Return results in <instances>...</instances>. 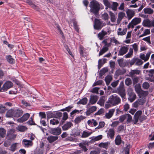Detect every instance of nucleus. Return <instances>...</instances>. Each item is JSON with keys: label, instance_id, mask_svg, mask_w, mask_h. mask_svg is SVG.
<instances>
[{"label": "nucleus", "instance_id": "nucleus-6", "mask_svg": "<svg viewBox=\"0 0 154 154\" xmlns=\"http://www.w3.org/2000/svg\"><path fill=\"white\" fill-rule=\"evenodd\" d=\"M142 24L143 26L146 27H154V20L150 21L149 19H146L143 20Z\"/></svg>", "mask_w": 154, "mask_h": 154}, {"label": "nucleus", "instance_id": "nucleus-59", "mask_svg": "<svg viewBox=\"0 0 154 154\" xmlns=\"http://www.w3.org/2000/svg\"><path fill=\"white\" fill-rule=\"evenodd\" d=\"M105 123L103 122H100L99 125L96 128V129H100L103 127L105 125Z\"/></svg>", "mask_w": 154, "mask_h": 154}, {"label": "nucleus", "instance_id": "nucleus-60", "mask_svg": "<svg viewBox=\"0 0 154 154\" xmlns=\"http://www.w3.org/2000/svg\"><path fill=\"white\" fill-rule=\"evenodd\" d=\"M125 82L126 85H129L131 84L132 83L131 80L130 78H128L125 79Z\"/></svg>", "mask_w": 154, "mask_h": 154}, {"label": "nucleus", "instance_id": "nucleus-49", "mask_svg": "<svg viewBox=\"0 0 154 154\" xmlns=\"http://www.w3.org/2000/svg\"><path fill=\"white\" fill-rule=\"evenodd\" d=\"M27 129V128L26 127L22 125L18 126L17 128V129L21 132H24Z\"/></svg>", "mask_w": 154, "mask_h": 154}, {"label": "nucleus", "instance_id": "nucleus-47", "mask_svg": "<svg viewBox=\"0 0 154 154\" xmlns=\"http://www.w3.org/2000/svg\"><path fill=\"white\" fill-rule=\"evenodd\" d=\"M109 144L110 143L109 142L101 143L99 144V146L100 147L106 148L108 146V145H109Z\"/></svg>", "mask_w": 154, "mask_h": 154}, {"label": "nucleus", "instance_id": "nucleus-61", "mask_svg": "<svg viewBox=\"0 0 154 154\" xmlns=\"http://www.w3.org/2000/svg\"><path fill=\"white\" fill-rule=\"evenodd\" d=\"M11 143V141L10 140H7L5 141L4 143V145L5 147H8L10 145Z\"/></svg>", "mask_w": 154, "mask_h": 154}, {"label": "nucleus", "instance_id": "nucleus-63", "mask_svg": "<svg viewBox=\"0 0 154 154\" xmlns=\"http://www.w3.org/2000/svg\"><path fill=\"white\" fill-rule=\"evenodd\" d=\"M143 87L144 89H147L149 87V85L147 82H145L143 84Z\"/></svg>", "mask_w": 154, "mask_h": 154}, {"label": "nucleus", "instance_id": "nucleus-28", "mask_svg": "<svg viewBox=\"0 0 154 154\" xmlns=\"http://www.w3.org/2000/svg\"><path fill=\"white\" fill-rule=\"evenodd\" d=\"M107 34V32L103 30H102L101 32H99L98 35V36L99 39L101 40L103 39L104 36Z\"/></svg>", "mask_w": 154, "mask_h": 154}, {"label": "nucleus", "instance_id": "nucleus-1", "mask_svg": "<svg viewBox=\"0 0 154 154\" xmlns=\"http://www.w3.org/2000/svg\"><path fill=\"white\" fill-rule=\"evenodd\" d=\"M109 102L112 106H115L121 103V99L118 95L114 94L111 95L109 98Z\"/></svg>", "mask_w": 154, "mask_h": 154}, {"label": "nucleus", "instance_id": "nucleus-35", "mask_svg": "<svg viewBox=\"0 0 154 154\" xmlns=\"http://www.w3.org/2000/svg\"><path fill=\"white\" fill-rule=\"evenodd\" d=\"M134 88L135 91L137 94H138L142 90L141 88L140 85L139 84L136 85L134 86Z\"/></svg>", "mask_w": 154, "mask_h": 154}, {"label": "nucleus", "instance_id": "nucleus-38", "mask_svg": "<svg viewBox=\"0 0 154 154\" xmlns=\"http://www.w3.org/2000/svg\"><path fill=\"white\" fill-rule=\"evenodd\" d=\"M140 72L141 71L138 70H131L130 72V74L131 76H132L135 75H139Z\"/></svg>", "mask_w": 154, "mask_h": 154}, {"label": "nucleus", "instance_id": "nucleus-23", "mask_svg": "<svg viewBox=\"0 0 154 154\" xmlns=\"http://www.w3.org/2000/svg\"><path fill=\"white\" fill-rule=\"evenodd\" d=\"M97 109L96 106H93L90 107L86 112V114L87 116H89L91 113L95 111Z\"/></svg>", "mask_w": 154, "mask_h": 154}, {"label": "nucleus", "instance_id": "nucleus-39", "mask_svg": "<svg viewBox=\"0 0 154 154\" xmlns=\"http://www.w3.org/2000/svg\"><path fill=\"white\" fill-rule=\"evenodd\" d=\"M85 117L83 116H81L76 117L75 119V122L76 123L78 124L81 121L83 120Z\"/></svg>", "mask_w": 154, "mask_h": 154}, {"label": "nucleus", "instance_id": "nucleus-55", "mask_svg": "<svg viewBox=\"0 0 154 154\" xmlns=\"http://www.w3.org/2000/svg\"><path fill=\"white\" fill-rule=\"evenodd\" d=\"M140 103V105H143L144 104L145 102V98H140L137 100Z\"/></svg>", "mask_w": 154, "mask_h": 154}, {"label": "nucleus", "instance_id": "nucleus-48", "mask_svg": "<svg viewBox=\"0 0 154 154\" xmlns=\"http://www.w3.org/2000/svg\"><path fill=\"white\" fill-rule=\"evenodd\" d=\"M105 97H102L98 101L97 103L100 105L101 106H103L104 105L105 102Z\"/></svg>", "mask_w": 154, "mask_h": 154}, {"label": "nucleus", "instance_id": "nucleus-9", "mask_svg": "<svg viewBox=\"0 0 154 154\" xmlns=\"http://www.w3.org/2000/svg\"><path fill=\"white\" fill-rule=\"evenodd\" d=\"M128 94L129 96L128 99L131 102H132L135 99L136 96L133 92L131 88L128 89Z\"/></svg>", "mask_w": 154, "mask_h": 154}, {"label": "nucleus", "instance_id": "nucleus-5", "mask_svg": "<svg viewBox=\"0 0 154 154\" xmlns=\"http://www.w3.org/2000/svg\"><path fill=\"white\" fill-rule=\"evenodd\" d=\"M61 129L59 127L56 128H51L48 130L50 133L55 135H60L61 133Z\"/></svg>", "mask_w": 154, "mask_h": 154}, {"label": "nucleus", "instance_id": "nucleus-26", "mask_svg": "<svg viewBox=\"0 0 154 154\" xmlns=\"http://www.w3.org/2000/svg\"><path fill=\"white\" fill-rule=\"evenodd\" d=\"M150 54V52H148L146 54V56L144 54H142L140 55V57L142 59L144 60L145 61H146L149 59Z\"/></svg>", "mask_w": 154, "mask_h": 154}, {"label": "nucleus", "instance_id": "nucleus-25", "mask_svg": "<svg viewBox=\"0 0 154 154\" xmlns=\"http://www.w3.org/2000/svg\"><path fill=\"white\" fill-rule=\"evenodd\" d=\"M26 2L29 5H30L32 7L33 9H35L37 11H38L39 8V7L35 5L32 2V1L30 0H26Z\"/></svg>", "mask_w": 154, "mask_h": 154}, {"label": "nucleus", "instance_id": "nucleus-32", "mask_svg": "<svg viewBox=\"0 0 154 154\" xmlns=\"http://www.w3.org/2000/svg\"><path fill=\"white\" fill-rule=\"evenodd\" d=\"M15 131L14 129H11L9 130L8 132V135L10 136V135H12V137L11 139H14L16 137V135L15 134H13Z\"/></svg>", "mask_w": 154, "mask_h": 154}, {"label": "nucleus", "instance_id": "nucleus-42", "mask_svg": "<svg viewBox=\"0 0 154 154\" xmlns=\"http://www.w3.org/2000/svg\"><path fill=\"white\" fill-rule=\"evenodd\" d=\"M121 141L122 140L120 136H117L115 140L116 144L118 145H119L121 143Z\"/></svg>", "mask_w": 154, "mask_h": 154}, {"label": "nucleus", "instance_id": "nucleus-17", "mask_svg": "<svg viewBox=\"0 0 154 154\" xmlns=\"http://www.w3.org/2000/svg\"><path fill=\"white\" fill-rule=\"evenodd\" d=\"M126 14L128 19L130 20L134 15L135 11L133 10L128 9L126 11Z\"/></svg>", "mask_w": 154, "mask_h": 154}, {"label": "nucleus", "instance_id": "nucleus-20", "mask_svg": "<svg viewBox=\"0 0 154 154\" xmlns=\"http://www.w3.org/2000/svg\"><path fill=\"white\" fill-rule=\"evenodd\" d=\"M125 13L122 12H120L119 13L117 20V23L118 24H119L125 16Z\"/></svg>", "mask_w": 154, "mask_h": 154}, {"label": "nucleus", "instance_id": "nucleus-41", "mask_svg": "<svg viewBox=\"0 0 154 154\" xmlns=\"http://www.w3.org/2000/svg\"><path fill=\"white\" fill-rule=\"evenodd\" d=\"M143 11L145 14H151L154 12L153 10L150 8H145Z\"/></svg>", "mask_w": 154, "mask_h": 154}, {"label": "nucleus", "instance_id": "nucleus-14", "mask_svg": "<svg viewBox=\"0 0 154 154\" xmlns=\"http://www.w3.org/2000/svg\"><path fill=\"white\" fill-rule=\"evenodd\" d=\"M117 93L120 95L122 98H124L125 96V90L123 87H119L117 89Z\"/></svg>", "mask_w": 154, "mask_h": 154}, {"label": "nucleus", "instance_id": "nucleus-7", "mask_svg": "<svg viewBox=\"0 0 154 154\" xmlns=\"http://www.w3.org/2000/svg\"><path fill=\"white\" fill-rule=\"evenodd\" d=\"M142 113V112L141 111H138L136 112L134 117V124H136L137 123L139 119L141 121L143 120L144 119L140 117Z\"/></svg>", "mask_w": 154, "mask_h": 154}, {"label": "nucleus", "instance_id": "nucleus-11", "mask_svg": "<svg viewBox=\"0 0 154 154\" xmlns=\"http://www.w3.org/2000/svg\"><path fill=\"white\" fill-rule=\"evenodd\" d=\"M23 113V111L21 109L19 108H14V117H19L21 116Z\"/></svg>", "mask_w": 154, "mask_h": 154}, {"label": "nucleus", "instance_id": "nucleus-50", "mask_svg": "<svg viewBox=\"0 0 154 154\" xmlns=\"http://www.w3.org/2000/svg\"><path fill=\"white\" fill-rule=\"evenodd\" d=\"M108 71V69L107 67H105L101 69L100 72V76L103 75L106 72Z\"/></svg>", "mask_w": 154, "mask_h": 154}, {"label": "nucleus", "instance_id": "nucleus-29", "mask_svg": "<svg viewBox=\"0 0 154 154\" xmlns=\"http://www.w3.org/2000/svg\"><path fill=\"white\" fill-rule=\"evenodd\" d=\"M133 48H130L128 53L125 55L124 56V57L126 58H130L132 57L133 54Z\"/></svg>", "mask_w": 154, "mask_h": 154}, {"label": "nucleus", "instance_id": "nucleus-24", "mask_svg": "<svg viewBox=\"0 0 154 154\" xmlns=\"http://www.w3.org/2000/svg\"><path fill=\"white\" fill-rule=\"evenodd\" d=\"M73 125L72 124L71 122H67L63 127L62 129L63 131H66L68 130Z\"/></svg>", "mask_w": 154, "mask_h": 154}, {"label": "nucleus", "instance_id": "nucleus-30", "mask_svg": "<svg viewBox=\"0 0 154 154\" xmlns=\"http://www.w3.org/2000/svg\"><path fill=\"white\" fill-rule=\"evenodd\" d=\"M148 94L147 91H144L142 90L138 94L140 98H144L147 96Z\"/></svg>", "mask_w": 154, "mask_h": 154}, {"label": "nucleus", "instance_id": "nucleus-13", "mask_svg": "<svg viewBox=\"0 0 154 154\" xmlns=\"http://www.w3.org/2000/svg\"><path fill=\"white\" fill-rule=\"evenodd\" d=\"M30 116V115L28 113L24 114L23 116L17 120V122H24L28 119Z\"/></svg>", "mask_w": 154, "mask_h": 154}, {"label": "nucleus", "instance_id": "nucleus-52", "mask_svg": "<svg viewBox=\"0 0 154 154\" xmlns=\"http://www.w3.org/2000/svg\"><path fill=\"white\" fill-rule=\"evenodd\" d=\"M85 48L82 46H80L79 48V52L80 54L82 56H84V53L85 52Z\"/></svg>", "mask_w": 154, "mask_h": 154}, {"label": "nucleus", "instance_id": "nucleus-44", "mask_svg": "<svg viewBox=\"0 0 154 154\" xmlns=\"http://www.w3.org/2000/svg\"><path fill=\"white\" fill-rule=\"evenodd\" d=\"M50 122L51 124L53 125H57L59 123V121L57 119L54 118L51 120Z\"/></svg>", "mask_w": 154, "mask_h": 154}, {"label": "nucleus", "instance_id": "nucleus-57", "mask_svg": "<svg viewBox=\"0 0 154 154\" xmlns=\"http://www.w3.org/2000/svg\"><path fill=\"white\" fill-rule=\"evenodd\" d=\"M126 119L128 122H131L132 120V117L129 114H126Z\"/></svg>", "mask_w": 154, "mask_h": 154}, {"label": "nucleus", "instance_id": "nucleus-54", "mask_svg": "<svg viewBox=\"0 0 154 154\" xmlns=\"http://www.w3.org/2000/svg\"><path fill=\"white\" fill-rule=\"evenodd\" d=\"M102 17L103 19L106 21L108 19L109 17L108 14L106 13H105L102 15Z\"/></svg>", "mask_w": 154, "mask_h": 154}, {"label": "nucleus", "instance_id": "nucleus-21", "mask_svg": "<svg viewBox=\"0 0 154 154\" xmlns=\"http://www.w3.org/2000/svg\"><path fill=\"white\" fill-rule=\"evenodd\" d=\"M115 111V109H114L109 110L108 112L106 113L105 116L107 119H110L112 116Z\"/></svg>", "mask_w": 154, "mask_h": 154}, {"label": "nucleus", "instance_id": "nucleus-19", "mask_svg": "<svg viewBox=\"0 0 154 154\" xmlns=\"http://www.w3.org/2000/svg\"><path fill=\"white\" fill-rule=\"evenodd\" d=\"M22 142L24 146L27 147L32 146L33 145V143L32 140H27L26 139H23Z\"/></svg>", "mask_w": 154, "mask_h": 154}, {"label": "nucleus", "instance_id": "nucleus-2", "mask_svg": "<svg viewBox=\"0 0 154 154\" xmlns=\"http://www.w3.org/2000/svg\"><path fill=\"white\" fill-rule=\"evenodd\" d=\"M91 8V11L95 14H96L99 11L100 7L97 2L95 1H92L91 2L90 4Z\"/></svg>", "mask_w": 154, "mask_h": 154}, {"label": "nucleus", "instance_id": "nucleus-15", "mask_svg": "<svg viewBox=\"0 0 154 154\" xmlns=\"http://www.w3.org/2000/svg\"><path fill=\"white\" fill-rule=\"evenodd\" d=\"M98 99V97L96 95H91L90 96V99L89 101V103L88 106L90 104H94L96 103Z\"/></svg>", "mask_w": 154, "mask_h": 154}, {"label": "nucleus", "instance_id": "nucleus-10", "mask_svg": "<svg viewBox=\"0 0 154 154\" xmlns=\"http://www.w3.org/2000/svg\"><path fill=\"white\" fill-rule=\"evenodd\" d=\"M13 86V83L10 81H8L6 82L2 87L3 92L7 91V90L11 88Z\"/></svg>", "mask_w": 154, "mask_h": 154}, {"label": "nucleus", "instance_id": "nucleus-53", "mask_svg": "<svg viewBox=\"0 0 154 154\" xmlns=\"http://www.w3.org/2000/svg\"><path fill=\"white\" fill-rule=\"evenodd\" d=\"M43 149H36L34 151L35 154H43Z\"/></svg>", "mask_w": 154, "mask_h": 154}, {"label": "nucleus", "instance_id": "nucleus-33", "mask_svg": "<svg viewBox=\"0 0 154 154\" xmlns=\"http://www.w3.org/2000/svg\"><path fill=\"white\" fill-rule=\"evenodd\" d=\"M92 132L88 131H84L83 132L82 137V138H85L88 137L92 134Z\"/></svg>", "mask_w": 154, "mask_h": 154}, {"label": "nucleus", "instance_id": "nucleus-31", "mask_svg": "<svg viewBox=\"0 0 154 154\" xmlns=\"http://www.w3.org/2000/svg\"><path fill=\"white\" fill-rule=\"evenodd\" d=\"M6 131L2 128H0V138H4L6 134Z\"/></svg>", "mask_w": 154, "mask_h": 154}, {"label": "nucleus", "instance_id": "nucleus-46", "mask_svg": "<svg viewBox=\"0 0 154 154\" xmlns=\"http://www.w3.org/2000/svg\"><path fill=\"white\" fill-rule=\"evenodd\" d=\"M143 33L140 36V37H143L150 34V29H145L143 32Z\"/></svg>", "mask_w": 154, "mask_h": 154}, {"label": "nucleus", "instance_id": "nucleus-22", "mask_svg": "<svg viewBox=\"0 0 154 154\" xmlns=\"http://www.w3.org/2000/svg\"><path fill=\"white\" fill-rule=\"evenodd\" d=\"M6 116L8 118L14 117V109L8 110L6 114Z\"/></svg>", "mask_w": 154, "mask_h": 154}, {"label": "nucleus", "instance_id": "nucleus-16", "mask_svg": "<svg viewBox=\"0 0 154 154\" xmlns=\"http://www.w3.org/2000/svg\"><path fill=\"white\" fill-rule=\"evenodd\" d=\"M127 28H125L123 29L121 28H118L117 30V34L119 35H125L127 32Z\"/></svg>", "mask_w": 154, "mask_h": 154}, {"label": "nucleus", "instance_id": "nucleus-40", "mask_svg": "<svg viewBox=\"0 0 154 154\" xmlns=\"http://www.w3.org/2000/svg\"><path fill=\"white\" fill-rule=\"evenodd\" d=\"M112 79V77L110 75H108L105 78V81L107 85H109Z\"/></svg>", "mask_w": 154, "mask_h": 154}, {"label": "nucleus", "instance_id": "nucleus-62", "mask_svg": "<svg viewBox=\"0 0 154 154\" xmlns=\"http://www.w3.org/2000/svg\"><path fill=\"white\" fill-rule=\"evenodd\" d=\"M79 146L85 152L88 149L86 148L85 145L83 143H80L79 144Z\"/></svg>", "mask_w": 154, "mask_h": 154}, {"label": "nucleus", "instance_id": "nucleus-37", "mask_svg": "<svg viewBox=\"0 0 154 154\" xmlns=\"http://www.w3.org/2000/svg\"><path fill=\"white\" fill-rule=\"evenodd\" d=\"M17 143H15L12 144L9 148V150L13 152L15 151L17 149Z\"/></svg>", "mask_w": 154, "mask_h": 154}, {"label": "nucleus", "instance_id": "nucleus-58", "mask_svg": "<svg viewBox=\"0 0 154 154\" xmlns=\"http://www.w3.org/2000/svg\"><path fill=\"white\" fill-rule=\"evenodd\" d=\"M7 60L10 63H12L14 62V60L10 56H8L6 57Z\"/></svg>", "mask_w": 154, "mask_h": 154}, {"label": "nucleus", "instance_id": "nucleus-64", "mask_svg": "<svg viewBox=\"0 0 154 154\" xmlns=\"http://www.w3.org/2000/svg\"><path fill=\"white\" fill-rule=\"evenodd\" d=\"M79 111L78 110L75 109L73 111H72L70 113V116L72 117H73L74 116V115L77 113H79Z\"/></svg>", "mask_w": 154, "mask_h": 154}, {"label": "nucleus", "instance_id": "nucleus-43", "mask_svg": "<svg viewBox=\"0 0 154 154\" xmlns=\"http://www.w3.org/2000/svg\"><path fill=\"white\" fill-rule=\"evenodd\" d=\"M108 50V48L107 47H103V48L100 51L99 56H100L103 55V54L106 52Z\"/></svg>", "mask_w": 154, "mask_h": 154}, {"label": "nucleus", "instance_id": "nucleus-34", "mask_svg": "<svg viewBox=\"0 0 154 154\" xmlns=\"http://www.w3.org/2000/svg\"><path fill=\"white\" fill-rule=\"evenodd\" d=\"M88 99L86 97H84L80 100L77 102V104L82 105L86 104L88 102Z\"/></svg>", "mask_w": 154, "mask_h": 154}, {"label": "nucleus", "instance_id": "nucleus-8", "mask_svg": "<svg viewBox=\"0 0 154 154\" xmlns=\"http://www.w3.org/2000/svg\"><path fill=\"white\" fill-rule=\"evenodd\" d=\"M129 49L128 45H125L121 46L118 51V55H123L126 54Z\"/></svg>", "mask_w": 154, "mask_h": 154}, {"label": "nucleus", "instance_id": "nucleus-27", "mask_svg": "<svg viewBox=\"0 0 154 154\" xmlns=\"http://www.w3.org/2000/svg\"><path fill=\"white\" fill-rule=\"evenodd\" d=\"M109 13L111 21L112 22H115L116 20V14L111 11H109Z\"/></svg>", "mask_w": 154, "mask_h": 154}, {"label": "nucleus", "instance_id": "nucleus-51", "mask_svg": "<svg viewBox=\"0 0 154 154\" xmlns=\"http://www.w3.org/2000/svg\"><path fill=\"white\" fill-rule=\"evenodd\" d=\"M72 22L73 23L74 28L77 32H78L79 30V28L77 25V23L75 19H73L72 20Z\"/></svg>", "mask_w": 154, "mask_h": 154}, {"label": "nucleus", "instance_id": "nucleus-36", "mask_svg": "<svg viewBox=\"0 0 154 154\" xmlns=\"http://www.w3.org/2000/svg\"><path fill=\"white\" fill-rule=\"evenodd\" d=\"M102 137L103 136L100 135L96 137H91L90 138V139H91L92 141L95 142L100 140L102 138Z\"/></svg>", "mask_w": 154, "mask_h": 154}, {"label": "nucleus", "instance_id": "nucleus-4", "mask_svg": "<svg viewBox=\"0 0 154 154\" xmlns=\"http://www.w3.org/2000/svg\"><path fill=\"white\" fill-rule=\"evenodd\" d=\"M106 24L103 22L101 21L100 20L95 19L94 25V28L97 29H100L102 27L105 26Z\"/></svg>", "mask_w": 154, "mask_h": 154}, {"label": "nucleus", "instance_id": "nucleus-45", "mask_svg": "<svg viewBox=\"0 0 154 154\" xmlns=\"http://www.w3.org/2000/svg\"><path fill=\"white\" fill-rule=\"evenodd\" d=\"M119 4L116 2H113L111 5V8L114 11H116L117 10V8Z\"/></svg>", "mask_w": 154, "mask_h": 154}, {"label": "nucleus", "instance_id": "nucleus-12", "mask_svg": "<svg viewBox=\"0 0 154 154\" xmlns=\"http://www.w3.org/2000/svg\"><path fill=\"white\" fill-rule=\"evenodd\" d=\"M115 134V130L114 128H111L109 129L107 132V137L111 140H113Z\"/></svg>", "mask_w": 154, "mask_h": 154}, {"label": "nucleus", "instance_id": "nucleus-3", "mask_svg": "<svg viewBox=\"0 0 154 154\" xmlns=\"http://www.w3.org/2000/svg\"><path fill=\"white\" fill-rule=\"evenodd\" d=\"M141 18L140 17H136L133 19L128 26V28H134V26L140 23L141 22Z\"/></svg>", "mask_w": 154, "mask_h": 154}, {"label": "nucleus", "instance_id": "nucleus-18", "mask_svg": "<svg viewBox=\"0 0 154 154\" xmlns=\"http://www.w3.org/2000/svg\"><path fill=\"white\" fill-rule=\"evenodd\" d=\"M58 139L57 136H49L47 138V140L49 143H51L56 141Z\"/></svg>", "mask_w": 154, "mask_h": 154}, {"label": "nucleus", "instance_id": "nucleus-56", "mask_svg": "<svg viewBox=\"0 0 154 154\" xmlns=\"http://www.w3.org/2000/svg\"><path fill=\"white\" fill-rule=\"evenodd\" d=\"M136 63L135 64L136 65L139 66L143 64V62L141 60L137 58H136Z\"/></svg>", "mask_w": 154, "mask_h": 154}]
</instances>
